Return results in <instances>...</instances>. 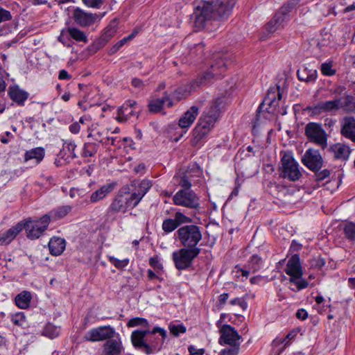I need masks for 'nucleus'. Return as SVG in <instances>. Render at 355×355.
<instances>
[{"label": "nucleus", "instance_id": "f257e3e1", "mask_svg": "<svg viewBox=\"0 0 355 355\" xmlns=\"http://www.w3.org/2000/svg\"><path fill=\"white\" fill-rule=\"evenodd\" d=\"M236 0H216L214 3H203L198 6L192 15L195 26L202 28L211 19L224 20L231 14Z\"/></svg>", "mask_w": 355, "mask_h": 355}, {"label": "nucleus", "instance_id": "f03ea898", "mask_svg": "<svg viewBox=\"0 0 355 355\" xmlns=\"http://www.w3.org/2000/svg\"><path fill=\"white\" fill-rule=\"evenodd\" d=\"M223 107L224 98L218 97L205 110L200 117L198 125L193 130V144H197L214 126Z\"/></svg>", "mask_w": 355, "mask_h": 355}, {"label": "nucleus", "instance_id": "7ed1b4c3", "mask_svg": "<svg viewBox=\"0 0 355 355\" xmlns=\"http://www.w3.org/2000/svg\"><path fill=\"white\" fill-rule=\"evenodd\" d=\"M178 241L183 247L200 249L198 245L202 239L201 227L188 224L180 227L175 232Z\"/></svg>", "mask_w": 355, "mask_h": 355}, {"label": "nucleus", "instance_id": "20e7f679", "mask_svg": "<svg viewBox=\"0 0 355 355\" xmlns=\"http://www.w3.org/2000/svg\"><path fill=\"white\" fill-rule=\"evenodd\" d=\"M230 62V55L227 53L218 52L214 55L213 61L209 71L197 79L198 85L208 83L214 76H219L226 70L227 64Z\"/></svg>", "mask_w": 355, "mask_h": 355}, {"label": "nucleus", "instance_id": "39448f33", "mask_svg": "<svg viewBox=\"0 0 355 355\" xmlns=\"http://www.w3.org/2000/svg\"><path fill=\"white\" fill-rule=\"evenodd\" d=\"M128 187H122L114 198L108 211L112 213H125L129 209L137 205Z\"/></svg>", "mask_w": 355, "mask_h": 355}, {"label": "nucleus", "instance_id": "423d86ee", "mask_svg": "<svg viewBox=\"0 0 355 355\" xmlns=\"http://www.w3.org/2000/svg\"><path fill=\"white\" fill-rule=\"evenodd\" d=\"M285 272L290 276L289 282L297 286L300 291L308 286L307 281L302 278V267L298 254L293 255L288 260L285 268Z\"/></svg>", "mask_w": 355, "mask_h": 355}, {"label": "nucleus", "instance_id": "0eeeda50", "mask_svg": "<svg viewBox=\"0 0 355 355\" xmlns=\"http://www.w3.org/2000/svg\"><path fill=\"white\" fill-rule=\"evenodd\" d=\"M281 164L280 176L282 178L292 182H295L301 178L302 173L300 170L299 164L294 159L291 152L284 153L281 159Z\"/></svg>", "mask_w": 355, "mask_h": 355}, {"label": "nucleus", "instance_id": "6e6552de", "mask_svg": "<svg viewBox=\"0 0 355 355\" xmlns=\"http://www.w3.org/2000/svg\"><path fill=\"white\" fill-rule=\"evenodd\" d=\"M201 252V249H193L187 247L173 252V260L175 266L178 270H185L192 263L193 259L197 257Z\"/></svg>", "mask_w": 355, "mask_h": 355}, {"label": "nucleus", "instance_id": "1a4fd4ad", "mask_svg": "<svg viewBox=\"0 0 355 355\" xmlns=\"http://www.w3.org/2000/svg\"><path fill=\"white\" fill-rule=\"evenodd\" d=\"M297 2V0H295V2H288L287 4L282 6L275 15L273 18L266 24L265 30L268 33H273L277 30L283 28L285 22L288 19V14L295 6Z\"/></svg>", "mask_w": 355, "mask_h": 355}, {"label": "nucleus", "instance_id": "9d476101", "mask_svg": "<svg viewBox=\"0 0 355 355\" xmlns=\"http://www.w3.org/2000/svg\"><path fill=\"white\" fill-rule=\"evenodd\" d=\"M173 203L178 206L197 209L200 207L199 196L191 189H180L173 197Z\"/></svg>", "mask_w": 355, "mask_h": 355}, {"label": "nucleus", "instance_id": "9b49d317", "mask_svg": "<svg viewBox=\"0 0 355 355\" xmlns=\"http://www.w3.org/2000/svg\"><path fill=\"white\" fill-rule=\"evenodd\" d=\"M305 135L311 142L322 149L327 147V135L320 124L313 122L307 123L305 127Z\"/></svg>", "mask_w": 355, "mask_h": 355}, {"label": "nucleus", "instance_id": "f8f14e48", "mask_svg": "<svg viewBox=\"0 0 355 355\" xmlns=\"http://www.w3.org/2000/svg\"><path fill=\"white\" fill-rule=\"evenodd\" d=\"M116 334L114 328L105 325L91 329L85 334L84 338L91 342L107 341L114 338Z\"/></svg>", "mask_w": 355, "mask_h": 355}, {"label": "nucleus", "instance_id": "ddd939ff", "mask_svg": "<svg viewBox=\"0 0 355 355\" xmlns=\"http://www.w3.org/2000/svg\"><path fill=\"white\" fill-rule=\"evenodd\" d=\"M49 224V217L43 216L39 220H28L23 223L27 236L30 239H38L46 230Z\"/></svg>", "mask_w": 355, "mask_h": 355}, {"label": "nucleus", "instance_id": "4468645a", "mask_svg": "<svg viewBox=\"0 0 355 355\" xmlns=\"http://www.w3.org/2000/svg\"><path fill=\"white\" fill-rule=\"evenodd\" d=\"M302 164L312 171H319L323 166V158L318 150L309 148L302 157Z\"/></svg>", "mask_w": 355, "mask_h": 355}, {"label": "nucleus", "instance_id": "2eb2a0df", "mask_svg": "<svg viewBox=\"0 0 355 355\" xmlns=\"http://www.w3.org/2000/svg\"><path fill=\"white\" fill-rule=\"evenodd\" d=\"M340 109H341L340 98L321 101L315 105L308 107L306 108L309 112L314 115H319L322 113L336 112Z\"/></svg>", "mask_w": 355, "mask_h": 355}, {"label": "nucleus", "instance_id": "dca6fc26", "mask_svg": "<svg viewBox=\"0 0 355 355\" xmlns=\"http://www.w3.org/2000/svg\"><path fill=\"white\" fill-rule=\"evenodd\" d=\"M149 330H135L131 334V341L136 348H143L147 354H152V349L156 347L157 345L147 344V336Z\"/></svg>", "mask_w": 355, "mask_h": 355}, {"label": "nucleus", "instance_id": "f3484780", "mask_svg": "<svg viewBox=\"0 0 355 355\" xmlns=\"http://www.w3.org/2000/svg\"><path fill=\"white\" fill-rule=\"evenodd\" d=\"M174 102L171 98V94L165 91L162 98H155L151 99L148 103V110L150 112L156 114L163 111L164 107H172Z\"/></svg>", "mask_w": 355, "mask_h": 355}, {"label": "nucleus", "instance_id": "a211bd4d", "mask_svg": "<svg viewBox=\"0 0 355 355\" xmlns=\"http://www.w3.org/2000/svg\"><path fill=\"white\" fill-rule=\"evenodd\" d=\"M70 38L77 42H88L86 34L83 31L74 27H69L66 29H63L58 37V40L62 44L69 46L67 42Z\"/></svg>", "mask_w": 355, "mask_h": 355}, {"label": "nucleus", "instance_id": "6ab92c4d", "mask_svg": "<svg viewBox=\"0 0 355 355\" xmlns=\"http://www.w3.org/2000/svg\"><path fill=\"white\" fill-rule=\"evenodd\" d=\"M192 219L187 216L180 211H177L174 215V218H166L162 223V230L169 233L174 231L179 226L182 224H187L191 223Z\"/></svg>", "mask_w": 355, "mask_h": 355}, {"label": "nucleus", "instance_id": "aec40b11", "mask_svg": "<svg viewBox=\"0 0 355 355\" xmlns=\"http://www.w3.org/2000/svg\"><path fill=\"white\" fill-rule=\"evenodd\" d=\"M166 338V331L159 327H155L152 331H149L147 336V344H156V347L152 349V353L155 351H159Z\"/></svg>", "mask_w": 355, "mask_h": 355}, {"label": "nucleus", "instance_id": "412c9836", "mask_svg": "<svg viewBox=\"0 0 355 355\" xmlns=\"http://www.w3.org/2000/svg\"><path fill=\"white\" fill-rule=\"evenodd\" d=\"M220 340H223L224 343L231 345H239L238 341L241 339V336L234 327L229 324H224L220 330Z\"/></svg>", "mask_w": 355, "mask_h": 355}, {"label": "nucleus", "instance_id": "4be33fe9", "mask_svg": "<svg viewBox=\"0 0 355 355\" xmlns=\"http://www.w3.org/2000/svg\"><path fill=\"white\" fill-rule=\"evenodd\" d=\"M116 335V338H110L103 344L102 355H121L123 347L119 335Z\"/></svg>", "mask_w": 355, "mask_h": 355}, {"label": "nucleus", "instance_id": "5701e85b", "mask_svg": "<svg viewBox=\"0 0 355 355\" xmlns=\"http://www.w3.org/2000/svg\"><path fill=\"white\" fill-rule=\"evenodd\" d=\"M73 18L77 24L86 27L94 24L96 19V16L92 13L86 12L78 8L73 11Z\"/></svg>", "mask_w": 355, "mask_h": 355}, {"label": "nucleus", "instance_id": "b1692460", "mask_svg": "<svg viewBox=\"0 0 355 355\" xmlns=\"http://www.w3.org/2000/svg\"><path fill=\"white\" fill-rule=\"evenodd\" d=\"M132 186L134 187L135 189L130 194L138 205L143 197L152 187V183L148 180H143L139 182H134Z\"/></svg>", "mask_w": 355, "mask_h": 355}, {"label": "nucleus", "instance_id": "393cba45", "mask_svg": "<svg viewBox=\"0 0 355 355\" xmlns=\"http://www.w3.org/2000/svg\"><path fill=\"white\" fill-rule=\"evenodd\" d=\"M341 135L355 142V118L345 116L341 121Z\"/></svg>", "mask_w": 355, "mask_h": 355}, {"label": "nucleus", "instance_id": "a878e982", "mask_svg": "<svg viewBox=\"0 0 355 355\" xmlns=\"http://www.w3.org/2000/svg\"><path fill=\"white\" fill-rule=\"evenodd\" d=\"M199 114V109L197 106L191 107L180 119L178 124L182 129L189 128L196 120Z\"/></svg>", "mask_w": 355, "mask_h": 355}, {"label": "nucleus", "instance_id": "bb28decb", "mask_svg": "<svg viewBox=\"0 0 355 355\" xmlns=\"http://www.w3.org/2000/svg\"><path fill=\"white\" fill-rule=\"evenodd\" d=\"M137 105V102L135 101H126L119 110L116 119L119 121H125L130 116L135 115V108Z\"/></svg>", "mask_w": 355, "mask_h": 355}, {"label": "nucleus", "instance_id": "cd10ccee", "mask_svg": "<svg viewBox=\"0 0 355 355\" xmlns=\"http://www.w3.org/2000/svg\"><path fill=\"white\" fill-rule=\"evenodd\" d=\"M24 226L22 223H18L6 232L0 234V245L9 244L24 229Z\"/></svg>", "mask_w": 355, "mask_h": 355}, {"label": "nucleus", "instance_id": "c85d7f7f", "mask_svg": "<svg viewBox=\"0 0 355 355\" xmlns=\"http://www.w3.org/2000/svg\"><path fill=\"white\" fill-rule=\"evenodd\" d=\"M116 183L112 182L103 185L101 188L92 193L90 201L95 203L99 200L104 199L109 193H110L115 188Z\"/></svg>", "mask_w": 355, "mask_h": 355}, {"label": "nucleus", "instance_id": "c756f323", "mask_svg": "<svg viewBox=\"0 0 355 355\" xmlns=\"http://www.w3.org/2000/svg\"><path fill=\"white\" fill-rule=\"evenodd\" d=\"M66 242L64 239L53 237L49 242V248L52 255H60L64 250Z\"/></svg>", "mask_w": 355, "mask_h": 355}, {"label": "nucleus", "instance_id": "7c9ffc66", "mask_svg": "<svg viewBox=\"0 0 355 355\" xmlns=\"http://www.w3.org/2000/svg\"><path fill=\"white\" fill-rule=\"evenodd\" d=\"M329 150L336 159H347L350 154L349 148L343 144H336L330 147Z\"/></svg>", "mask_w": 355, "mask_h": 355}, {"label": "nucleus", "instance_id": "2f4dec72", "mask_svg": "<svg viewBox=\"0 0 355 355\" xmlns=\"http://www.w3.org/2000/svg\"><path fill=\"white\" fill-rule=\"evenodd\" d=\"M10 98L20 105H24V101L28 98V94L19 89L18 87H12L9 89Z\"/></svg>", "mask_w": 355, "mask_h": 355}, {"label": "nucleus", "instance_id": "473e14b6", "mask_svg": "<svg viewBox=\"0 0 355 355\" xmlns=\"http://www.w3.org/2000/svg\"><path fill=\"white\" fill-rule=\"evenodd\" d=\"M71 211V207L69 205H62L60 206L53 210H51L48 214H45L44 216H47L49 217V222L51 220H56L61 219L66 216L69 212Z\"/></svg>", "mask_w": 355, "mask_h": 355}, {"label": "nucleus", "instance_id": "72a5a7b5", "mask_svg": "<svg viewBox=\"0 0 355 355\" xmlns=\"http://www.w3.org/2000/svg\"><path fill=\"white\" fill-rule=\"evenodd\" d=\"M297 74L299 80L306 83L314 82L317 78V70L312 68L304 67L299 69Z\"/></svg>", "mask_w": 355, "mask_h": 355}, {"label": "nucleus", "instance_id": "f704fd0d", "mask_svg": "<svg viewBox=\"0 0 355 355\" xmlns=\"http://www.w3.org/2000/svg\"><path fill=\"white\" fill-rule=\"evenodd\" d=\"M193 84H188L182 87H180L174 90L173 92V95L171 96V98L173 100V102L175 101L178 102L180 101L181 99L186 98L193 91Z\"/></svg>", "mask_w": 355, "mask_h": 355}, {"label": "nucleus", "instance_id": "c9c22d12", "mask_svg": "<svg viewBox=\"0 0 355 355\" xmlns=\"http://www.w3.org/2000/svg\"><path fill=\"white\" fill-rule=\"evenodd\" d=\"M44 154L45 152L43 148H35L26 152L24 160L25 162H27L28 160L34 159L36 164H39L43 159Z\"/></svg>", "mask_w": 355, "mask_h": 355}, {"label": "nucleus", "instance_id": "e433bc0d", "mask_svg": "<svg viewBox=\"0 0 355 355\" xmlns=\"http://www.w3.org/2000/svg\"><path fill=\"white\" fill-rule=\"evenodd\" d=\"M31 298L29 291H22L15 297V304L20 309H26L29 306Z\"/></svg>", "mask_w": 355, "mask_h": 355}, {"label": "nucleus", "instance_id": "4c0bfd02", "mask_svg": "<svg viewBox=\"0 0 355 355\" xmlns=\"http://www.w3.org/2000/svg\"><path fill=\"white\" fill-rule=\"evenodd\" d=\"M179 173H182V175L187 177V179L192 182L193 178L199 176L201 171L199 166L193 164L189 166L187 168H181L179 171Z\"/></svg>", "mask_w": 355, "mask_h": 355}, {"label": "nucleus", "instance_id": "58836bf2", "mask_svg": "<svg viewBox=\"0 0 355 355\" xmlns=\"http://www.w3.org/2000/svg\"><path fill=\"white\" fill-rule=\"evenodd\" d=\"M278 99H275V95L274 93L269 94L268 96L263 101V103L269 105L268 112L273 113L276 111L277 107L279 105V101L282 98V94L278 90Z\"/></svg>", "mask_w": 355, "mask_h": 355}, {"label": "nucleus", "instance_id": "ea45409f", "mask_svg": "<svg viewBox=\"0 0 355 355\" xmlns=\"http://www.w3.org/2000/svg\"><path fill=\"white\" fill-rule=\"evenodd\" d=\"M341 109L348 112H355V97L345 95L344 101L341 102Z\"/></svg>", "mask_w": 355, "mask_h": 355}, {"label": "nucleus", "instance_id": "a19ab883", "mask_svg": "<svg viewBox=\"0 0 355 355\" xmlns=\"http://www.w3.org/2000/svg\"><path fill=\"white\" fill-rule=\"evenodd\" d=\"M60 332V328L53 325L51 324H48L44 327L42 334L45 336H47L51 339L56 338L59 336Z\"/></svg>", "mask_w": 355, "mask_h": 355}, {"label": "nucleus", "instance_id": "79ce46f5", "mask_svg": "<svg viewBox=\"0 0 355 355\" xmlns=\"http://www.w3.org/2000/svg\"><path fill=\"white\" fill-rule=\"evenodd\" d=\"M12 322L17 326L24 327L27 324L25 314L23 312H17L11 316Z\"/></svg>", "mask_w": 355, "mask_h": 355}, {"label": "nucleus", "instance_id": "37998d69", "mask_svg": "<svg viewBox=\"0 0 355 355\" xmlns=\"http://www.w3.org/2000/svg\"><path fill=\"white\" fill-rule=\"evenodd\" d=\"M175 178L176 179V182L182 188V189H190L192 184L191 182L187 179V177L182 175V173L178 172L175 175Z\"/></svg>", "mask_w": 355, "mask_h": 355}, {"label": "nucleus", "instance_id": "c03bdc74", "mask_svg": "<svg viewBox=\"0 0 355 355\" xmlns=\"http://www.w3.org/2000/svg\"><path fill=\"white\" fill-rule=\"evenodd\" d=\"M320 70L323 75L328 76H331L336 72V70L333 68L332 61H328L322 63L321 64Z\"/></svg>", "mask_w": 355, "mask_h": 355}, {"label": "nucleus", "instance_id": "a18cd8bd", "mask_svg": "<svg viewBox=\"0 0 355 355\" xmlns=\"http://www.w3.org/2000/svg\"><path fill=\"white\" fill-rule=\"evenodd\" d=\"M261 259L257 255H253L251 257L250 260L248 262V268L252 270V272H255L259 270L261 268Z\"/></svg>", "mask_w": 355, "mask_h": 355}, {"label": "nucleus", "instance_id": "49530a36", "mask_svg": "<svg viewBox=\"0 0 355 355\" xmlns=\"http://www.w3.org/2000/svg\"><path fill=\"white\" fill-rule=\"evenodd\" d=\"M344 233L347 239L355 241V223H347L344 227Z\"/></svg>", "mask_w": 355, "mask_h": 355}, {"label": "nucleus", "instance_id": "de8ad7c7", "mask_svg": "<svg viewBox=\"0 0 355 355\" xmlns=\"http://www.w3.org/2000/svg\"><path fill=\"white\" fill-rule=\"evenodd\" d=\"M97 152V148L95 144L86 143L84 145L83 155L84 157H93Z\"/></svg>", "mask_w": 355, "mask_h": 355}, {"label": "nucleus", "instance_id": "09e8293b", "mask_svg": "<svg viewBox=\"0 0 355 355\" xmlns=\"http://www.w3.org/2000/svg\"><path fill=\"white\" fill-rule=\"evenodd\" d=\"M170 332L175 336H178L180 334L186 332V327L182 324H170L169 327Z\"/></svg>", "mask_w": 355, "mask_h": 355}, {"label": "nucleus", "instance_id": "8fccbe9b", "mask_svg": "<svg viewBox=\"0 0 355 355\" xmlns=\"http://www.w3.org/2000/svg\"><path fill=\"white\" fill-rule=\"evenodd\" d=\"M149 264L153 268L157 273H161L163 269V265L161 263L160 259L157 255L150 257L149 259Z\"/></svg>", "mask_w": 355, "mask_h": 355}, {"label": "nucleus", "instance_id": "3c124183", "mask_svg": "<svg viewBox=\"0 0 355 355\" xmlns=\"http://www.w3.org/2000/svg\"><path fill=\"white\" fill-rule=\"evenodd\" d=\"M148 322L146 319L141 318H132L128 322V327H134L137 326L147 327H148Z\"/></svg>", "mask_w": 355, "mask_h": 355}, {"label": "nucleus", "instance_id": "603ef678", "mask_svg": "<svg viewBox=\"0 0 355 355\" xmlns=\"http://www.w3.org/2000/svg\"><path fill=\"white\" fill-rule=\"evenodd\" d=\"M63 146H64V148H67L68 150V151L70 152V153L72 155V157H76V154L75 153V150L76 148V145L74 141L67 140L64 142Z\"/></svg>", "mask_w": 355, "mask_h": 355}, {"label": "nucleus", "instance_id": "864d4df0", "mask_svg": "<svg viewBox=\"0 0 355 355\" xmlns=\"http://www.w3.org/2000/svg\"><path fill=\"white\" fill-rule=\"evenodd\" d=\"M230 304L232 306H239L243 310H245L248 307L247 302L242 297H236L231 300Z\"/></svg>", "mask_w": 355, "mask_h": 355}, {"label": "nucleus", "instance_id": "5fc2aeb1", "mask_svg": "<svg viewBox=\"0 0 355 355\" xmlns=\"http://www.w3.org/2000/svg\"><path fill=\"white\" fill-rule=\"evenodd\" d=\"M110 261L117 268H123L127 266L129 263L128 259L120 260L116 258L111 257Z\"/></svg>", "mask_w": 355, "mask_h": 355}, {"label": "nucleus", "instance_id": "6e6d98bb", "mask_svg": "<svg viewBox=\"0 0 355 355\" xmlns=\"http://www.w3.org/2000/svg\"><path fill=\"white\" fill-rule=\"evenodd\" d=\"M116 31V26L114 23L110 24L105 29L104 32V37L108 40L111 37H112Z\"/></svg>", "mask_w": 355, "mask_h": 355}, {"label": "nucleus", "instance_id": "4d7b16f0", "mask_svg": "<svg viewBox=\"0 0 355 355\" xmlns=\"http://www.w3.org/2000/svg\"><path fill=\"white\" fill-rule=\"evenodd\" d=\"M315 178L318 182L322 181L325 178H328L330 175V171L327 169L322 170L321 171H315Z\"/></svg>", "mask_w": 355, "mask_h": 355}, {"label": "nucleus", "instance_id": "13d9d810", "mask_svg": "<svg viewBox=\"0 0 355 355\" xmlns=\"http://www.w3.org/2000/svg\"><path fill=\"white\" fill-rule=\"evenodd\" d=\"M8 73H0V92H3L6 90V80L8 78Z\"/></svg>", "mask_w": 355, "mask_h": 355}, {"label": "nucleus", "instance_id": "bf43d9fd", "mask_svg": "<svg viewBox=\"0 0 355 355\" xmlns=\"http://www.w3.org/2000/svg\"><path fill=\"white\" fill-rule=\"evenodd\" d=\"M7 57L5 54H0V73H8L6 70L7 67Z\"/></svg>", "mask_w": 355, "mask_h": 355}, {"label": "nucleus", "instance_id": "052dcab7", "mask_svg": "<svg viewBox=\"0 0 355 355\" xmlns=\"http://www.w3.org/2000/svg\"><path fill=\"white\" fill-rule=\"evenodd\" d=\"M10 12L3 8H0V23L11 19Z\"/></svg>", "mask_w": 355, "mask_h": 355}, {"label": "nucleus", "instance_id": "680f3d73", "mask_svg": "<svg viewBox=\"0 0 355 355\" xmlns=\"http://www.w3.org/2000/svg\"><path fill=\"white\" fill-rule=\"evenodd\" d=\"M325 264V261L323 259L320 257L313 259L311 260V267H315L317 268H321Z\"/></svg>", "mask_w": 355, "mask_h": 355}, {"label": "nucleus", "instance_id": "e2e57ef3", "mask_svg": "<svg viewBox=\"0 0 355 355\" xmlns=\"http://www.w3.org/2000/svg\"><path fill=\"white\" fill-rule=\"evenodd\" d=\"M188 350L191 355H203L205 354L204 349H197L193 345H190L188 347Z\"/></svg>", "mask_w": 355, "mask_h": 355}, {"label": "nucleus", "instance_id": "0e129e2a", "mask_svg": "<svg viewBox=\"0 0 355 355\" xmlns=\"http://www.w3.org/2000/svg\"><path fill=\"white\" fill-rule=\"evenodd\" d=\"M83 1L89 7L97 8L101 3L102 0H83Z\"/></svg>", "mask_w": 355, "mask_h": 355}, {"label": "nucleus", "instance_id": "69168bd1", "mask_svg": "<svg viewBox=\"0 0 355 355\" xmlns=\"http://www.w3.org/2000/svg\"><path fill=\"white\" fill-rule=\"evenodd\" d=\"M297 332L296 331H291L286 335V338L282 340V343H284L285 345H287L290 340H293L297 336Z\"/></svg>", "mask_w": 355, "mask_h": 355}, {"label": "nucleus", "instance_id": "338daca9", "mask_svg": "<svg viewBox=\"0 0 355 355\" xmlns=\"http://www.w3.org/2000/svg\"><path fill=\"white\" fill-rule=\"evenodd\" d=\"M125 44V40H121L120 41H119L114 46H113V47L110 49V54H114L117 51L119 50V49L123 46L124 44Z\"/></svg>", "mask_w": 355, "mask_h": 355}, {"label": "nucleus", "instance_id": "774afa93", "mask_svg": "<svg viewBox=\"0 0 355 355\" xmlns=\"http://www.w3.org/2000/svg\"><path fill=\"white\" fill-rule=\"evenodd\" d=\"M238 354V348L224 349L219 355H236Z\"/></svg>", "mask_w": 355, "mask_h": 355}]
</instances>
